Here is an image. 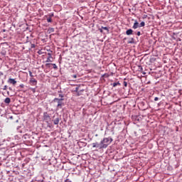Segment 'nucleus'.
Returning <instances> with one entry per match:
<instances>
[{
	"label": "nucleus",
	"instance_id": "f257e3e1",
	"mask_svg": "<svg viewBox=\"0 0 182 182\" xmlns=\"http://www.w3.org/2000/svg\"><path fill=\"white\" fill-rule=\"evenodd\" d=\"M112 141H113V138H112V136H109L103 138V139L101 141V143L104 149H107L109 144H112Z\"/></svg>",
	"mask_w": 182,
	"mask_h": 182
},
{
	"label": "nucleus",
	"instance_id": "f03ea898",
	"mask_svg": "<svg viewBox=\"0 0 182 182\" xmlns=\"http://www.w3.org/2000/svg\"><path fill=\"white\" fill-rule=\"evenodd\" d=\"M63 100L65 99L55 97L53 100L52 103H57V109H62V107L64 106Z\"/></svg>",
	"mask_w": 182,
	"mask_h": 182
},
{
	"label": "nucleus",
	"instance_id": "7ed1b4c3",
	"mask_svg": "<svg viewBox=\"0 0 182 182\" xmlns=\"http://www.w3.org/2000/svg\"><path fill=\"white\" fill-rule=\"evenodd\" d=\"M92 147L93 149H98L99 150H102L105 149L103 146V144H102V141H100V143L99 142L92 143Z\"/></svg>",
	"mask_w": 182,
	"mask_h": 182
},
{
	"label": "nucleus",
	"instance_id": "20e7f679",
	"mask_svg": "<svg viewBox=\"0 0 182 182\" xmlns=\"http://www.w3.org/2000/svg\"><path fill=\"white\" fill-rule=\"evenodd\" d=\"M43 120H44L46 123H49V122H50V116L48 112H43Z\"/></svg>",
	"mask_w": 182,
	"mask_h": 182
},
{
	"label": "nucleus",
	"instance_id": "39448f33",
	"mask_svg": "<svg viewBox=\"0 0 182 182\" xmlns=\"http://www.w3.org/2000/svg\"><path fill=\"white\" fill-rule=\"evenodd\" d=\"M52 122L55 125L59 124V122H60V117L58 115H54Z\"/></svg>",
	"mask_w": 182,
	"mask_h": 182
},
{
	"label": "nucleus",
	"instance_id": "423d86ee",
	"mask_svg": "<svg viewBox=\"0 0 182 182\" xmlns=\"http://www.w3.org/2000/svg\"><path fill=\"white\" fill-rule=\"evenodd\" d=\"M139 27H140V26L139 25V21H137V20H135L132 28L133 29H137V28Z\"/></svg>",
	"mask_w": 182,
	"mask_h": 182
},
{
	"label": "nucleus",
	"instance_id": "0eeeda50",
	"mask_svg": "<svg viewBox=\"0 0 182 182\" xmlns=\"http://www.w3.org/2000/svg\"><path fill=\"white\" fill-rule=\"evenodd\" d=\"M8 83H10L11 85H16V80L14 78H9L8 80Z\"/></svg>",
	"mask_w": 182,
	"mask_h": 182
},
{
	"label": "nucleus",
	"instance_id": "6e6552de",
	"mask_svg": "<svg viewBox=\"0 0 182 182\" xmlns=\"http://www.w3.org/2000/svg\"><path fill=\"white\" fill-rule=\"evenodd\" d=\"M80 87V85H77V86L75 87V90H74V92H75V93H77V95L78 96H80V95H82V93H80V92H79Z\"/></svg>",
	"mask_w": 182,
	"mask_h": 182
},
{
	"label": "nucleus",
	"instance_id": "1a4fd4ad",
	"mask_svg": "<svg viewBox=\"0 0 182 182\" xmlns=\"http://www.w3.org/2000/svg\"><path fill=\"white\" fill-rule=\"evenodd\" d=\"M48 58H47V60H46V63H49V62H52V60H50V59H52V54H50V53H48Z\"/></svg>",
	"mask_w": 182,
	"mask_h": 182
},
{
	"label": "nucleus",
	"instance_id": "9d476101",
	"mask_svg": "<svg viewBox=\"0 0 182 182\" xmlns=\"http://www.w3.org/2000/svg\"><path fill=\"white\" fill-rule=\"evenodd\" d=\"M126 35H128V36L133 35V31L132 30V28H129L126 31Z\"/></svg>",
	"mask_w": 182,
	"mask_h": 182
},
{
	"label": "nucleus",
	"instance_id": "9b49d317",
	"mask_svg": "<svg viewBox=\"0 0 182 182\" xmlns=\"http://www.w3.org/2000/svg\"><path fill=\"white\" fill-rule=\"evenodd\" d=\"M120 82H117L111 84V86H113V87H116V86H120Z\"/></svg>",
	"mask_w": 182,
	"mask_h": 182
},
{
	"label": "nucleus",
	"instance_id": "f8f14e48",
	"mask_svg": "<svg viewBox=\"0 0 182 182\" xmlns=\"http://www.w3.org/2000/svg\"><path fill=\"white\" fill-rule=\"evenodd\" d=\"M4 103H6V105H9V104L11 103V98L6 97V98L4 100Z\"/></svg>",
	"mask_w": 182,
	"mask_h": 182
},
{
	"label": "nucleus",
	"instance_id": "ddd939ff",
	"mask_svg": "<svg viewBox=\"0 0 182 182\" xmlns=\"http://www.w3.org/2000/svg\"><path fill=\"white\" fill-rule=\"evenodd\" d=\"M77 144H78V146H82L83 147H86V143L85 142L78 141Z\"/></svg>",
	"mask_w": 182,
	"mask_h": 182
},
{
	"label": "nucleus",
	"instance_id": "4468645a",
	"mask_svg": "<svg viewBox=\"0 0 182 182\" xmlns=\"http://www.w3.org/2000/svg\"><path fill=\"white\" fill-rule=\"evenodd\" d=\"M17 131H18V133H23V131L22 130V127L21 126L17 127Z\"/></svg>",
	"mask_w": 182,
	"mask_h": 182
},
{
	"label": "nucleus",
	"instance_id": "2eb2a0df",
	"mask_svg": "<svg viewBox=\"0 0 182 182\" xmlns=\"http://www.w3.org/2000/svg\"><path fill=\"white\" fill-rule=\"evenodd\" d=\"M30 82H31V83H38V81H36V79H35V78H31V79L30 80Z\"/></svg>",
	"mask_w": 182,
	"mask_h": 182
},
{
	"label": "nucleus",
	"instance_id": "dca6fc26",
	"mask_svg": "<svg viewBox=\"0 0 182 182\" xmlns=\"http://www.w3.org/2000/svg\"><path fill=\"white\" fill-rule=\"evenodd\" d=\"M145 25H146V23H144V21H141L140 23L139 28H141V27L144 26Z\"/></svg>",
	"mask_w": 182,
	"mask_h": 182
},
{
	"label": "nucleus",
	"instance_id": "f3484780",
	"mask_svg": "<svg viewBox=\"0 0 182 182\" xmlns=\"http://www.w3.org/2000/svg\"><path fill=\"white\" fill-rule=\"evenodd\" d=\"M51 65L53 66V69H55V70H57V69H58V65H56V64H55V63H51Z\"/></svg>",
	"mask_w": 182,
	"mask_h": 182
},
{
	"label": "nucleus",
	"instance_id": "a211bd4d",
	"mask_svg": "<svg viewBox=\"0 0 182 182\" xmlns=\"http://www.w3.org/2000/svg\"><path fill=\"white\" fill-rule=\"evenodd\" d=\"M101 28H102V29H104L105 31H107V32H109V28L104 27V26H102Z\"/></svg>",
	"mask_w": 182,
	"mask_h": 182
},
{
	"label": "nucleus",
	"instance_id": "6ab92c4d",
	"mask_svg": "<svg viewBox=\"0 0 182 182\" xmlns=\"http://www.w3.org/2000/svg\"><path fill=\"white\" fill-rule=\"evenodd\" d=\"M58 96H59L60 99H64V97H65V95H63V94H59Z\"/></svg>",
	"mask_w": 182,
	"mask_h": 182
},
{
	"label": "nucleus",
	"instance_id": "aec40b11",
	"mask_svg": "<svg viewBox=\"0 0 182 182\" xmlns=\"http://www.w3.org/2000/svg\"><path fill=\"white\" fill-rule=\"evenodd\" d=\"M31 43V49H33V48H36V46L35 44H32V43Z\"/></svg>",
	"mask_w": 182,
	"mask_h": 182
},
{
	"label": "nucleus",
	"instance_id": "412c9836",
	"mask_svg": "<svg viewBox=\"0 0 182 182\" xmlns=\"http://www.w3.org/2000/svg\"><path fill=\"white\" fill-rule=\"evenodd\" d=\"M52 65V63H46V68H50V65Z\"/></svg>",
	"mask_w": 182,
	"mask_h": 182
},
{
	"label": "nucleus",
	"instance_id": "4be33fe9",
	"mask_svg": "<svg viewBox=\"0 0 182 182\" xmlns=\"http://www.w3.org/2000/svg\"><path fill=\"white\" fill-rule=\"evenodd\" d=\"M47 22L50 23L52 22V18L50 17L47 18Z\"/></svg>",
	"mask_w": 182,
	"mask_h": 182
},
{
	"label": "nucleus",
	"instance_id": "5701e85b",
	"mask_svg": "<svg viewBox=\"0 0 182 182\" xmlns=\"http://www.w3.org/2000/svg\"><path fill=\"white\" fill-rule=\"evenodd\" d=\"M28 73H29V76L31 77H33V75L32 74V71H28Z\"/></svg>",
	"mask_w": 182,
	"mask_h": 182
},
{
	"label": "nucleus",
	"instance_id": "b1692460",
	"mask_svg": "<svg viewBox=\"0 0 182 182\" xmlns=\"http://www.w3.org/2000/svg\"><path fill=\"white\" fill-rule=\"evenodd\" d=\"M139 72H143V67H141V65H139Z\"/></svg>",
	"mask_w": 182,
	"mask_h": 182
},
{
	"label": "nucleus",
	"instance_id": "393cba45",
	"mask_svg": "<svg viewBox=\"0 0 182 182\" xmlns=\"http://www.w3.org/2000/svg\"><path fill=\"white\" fill-rule=\"evenodd\" d=\"M19 87H21V89H23L25 87V85L23 84H21L19 85Z\"/></svg>",
	"mask_w": 182,
	"mask_h": 182
},
{
	"label": "nucleus",
	"instance_id": "a878e982",
	"mask_svg": "<svg viewBox=\"0 0 182 182\" xmlns=\"http://www.w3.org/2000/svg\"><path fill=\"white\" fill-rule=\"evenodd\" d=\"M124 86L125 87H127V82H126V81H124Z\"/></svg>",
	"mask_w": 182,
	"mask_h": 182
},
{
	"label": "nucleus",
	"instance_id": "bb28decb",
	"mask_svg": "<svg viewBox=\"0 0 182 182\" xmlns=\"http://www.w3.org/2000/svg\"><path fill=\"white\" fill-rule=\"evenodd\" d=\"M49 30L50 32H55V28H50Z\"/></svg>",
	"mask_w": 182,
	"mask_h": 182
},
{
	"label": "nucleus",
	"instance_id": "cd10ccee",
	"mask_svg": "<svg viewBox=\"0 0 182 182\" xmlns=\"http://www.w3.org/2000/svg\"><path fill=\"white\" fill-rule=\"evenodd\" d=\"M64 182H72V181H70V179L67 178V179H65V180L64 181Z\"/></svg>",
	"mask_w": 182,
	"mask_h": 182
},
{
	"label": "nucleus",
	"instance_id": "c85d7f7f",
	"mask_svg": "<svg viewBox=\"0 0 182 182\" xmlns=\"http://www.w3.org/2000/svg\"><path fill=\"white\" fill-rule=\"evenodd\" d=\"M136 35L137 36H140V35H141V33L140 31H137Z\"/></svg>",
	"mask_w": 182,
	"mask_h": 182
},
{
	"label": "nucleus",
	"instance_id": "c756f323",
	"mask_svg": "<svg viewBox=\"0 0 182 182\" xmlns=\"http://www.w3.org/2000/svg\"><path fill=\"white\" fill-rule=\"evenodd\" d=\"M6 89H8V86L7 85H4L3 90H6Z\"/></svg>",
	"mask_w": 182,
	"mask_h": 182
},
{
	"label": "nucleus",
	"instance_id": "7c9ffc66",
	"mask_svg": "<svg viewBox=\"0 0 182 182\" xmlns=\"http://www.w3.org/2000/svg\"><path fill=\"white\" fill-rule=\"evenodd\" d=\"M99 31H100V32L101 33H103V28H102V27H101V28H99Z\"/></svg>",
	"mask_w": 182,
	"mask_h": 182
},
{
	"label": "nucleus",
	"instance_id": "2f4dec72",
	"mask_svg": "<svg viewBox=\"0 0 182 182\" xmlns=\"http://www.w3.org/2000/svg\"><path fill=\"white\" fill-rule=\"evenodd\" d=\"M79 92H80V93H81V94H82V92H85V90H83V89L80 90H79Z\"/></svg>",
	"mask_w": 182,
	"mask_h": 182
},
{
	"label": "nucleus",
	"instance_id": "473e14b6",
	"mask_svg": "<svg viewBox=\"0 0 182 182\" xmlns=\"http://www.w3.org/2000/svg\"><path fill=\"white\" fill-rule=\"evenodd\" d=\"M73 77L74 79H76V77H77V75H73Z\"/></svg>",
	"mask_w": 182,
	"mask_h": 182
},
{
	"label": "nucleus",
	"instance_id": "72a5a7b5",
	"mask_svg": "<svg viewBox=\"0 0 182 182\" xmlns=\"http://www.w3.org/2000/svg\"><path fill=\"white\" fill-rule=\"evenodd\" d=\"M157 100H159V97H156L154 98V101H155V102H157Z\"/></svg>",
	"mask_w": 182,
	"mask_h": 182
},
{
	"label": "nucleus",
	"instance_id": "f704fd0d",
	"mask_svg": "<svg viewBox=\"0 0 182 182\" xmlns=\"http://www.w3.org/2000/svg\"><path fill=\"white\" fill-rule=\"evenodd\" d=\"M0 76H4V73H2L1 71H0Z\"/></svg>",
	"mask_w": 182,
	"mask_h": 182
},
{
	"label": "nucleus",
	"instance_id": "c9c22d12",
	"mask_svg": "<svg viewBox=\"0 0 182 182\" xmlns=\"http://www.w3.org/2000/svg\"><path fill=\"white\" fill-rule=\"evenodd\" d=\"M176 132H178V127H176Z\"/></svg>",
	"mask_w": 182,
	"mask_h": 182
},
{
	"label": "nucleus",
	"instance_id": "e433bc0d",
	"mask_svg": "<svg viewBox=\"0 0 182 182\" xmlns=\"http://www.w3.org/2000/svg\"><path fill=\"white\" fill-rule=\"evenodd\" d=\"M128 43H133L134 42H133V41H129Z\"/></svg>",
	"mask_w": 182,
	"mask_h": 182
},
{
	"label": "nucleus",
	"instance_id": "4c0bfd02",
	"mask_svg": "<svg viewBox=\"0 0 182 182\" xmlns=\"http://www.w3.org/2000/svg\"><path fill=\"white\" fill-rule=\"evenodd\" d=\"M33 92H35V88H32Z\"/></svg>",
	"mask_w": 182,
	"mask_h": 182
},
{
	"label": "nucleus",
	"instance_id": "58836bf2",
	"mask_svg": "<svg viewBox=\"0 0 182 182\" xmlns=\"http://www.w3.org/2000/svg\"><path fill=\"white\" fill-rule=\"evenodd\" d=\"M9 90H12V88H11V87H9Z\"/></svg>",
	"mask_w": 182,
	"mask_h": 182
},
{
	"label": "nucleus",
	"instance_id": "ea45409f",
	"mask_svg": "<svg viewBox=\"0 0 182 182\" xmlns=\"http://www.w3.org/2000/svg\"><path fill=\"white\" fill-rule=\"evenodd\" d=\"M58 93H62V91L60 90V91H58Z\"/></svg>",
	"mask_w": 182,
	"mask_h": 182
},
{
	"label": "nucleus",
	"instance_id": "a19ab883",
	"mask_svg": "<svg viewBox=\"0 0 182 182\" xmlns=\"http://www.w3.org/2000/svg\"><path fill=\"white\" fill-rule=\"evenodd\" d=\"M50 16H53V14H51Z\"/></svg>",
	"mask_w": 182,
	"mask_h": 182
},
{
	"label": "nucleus",
	"instance_id": "79ce46f5",
	"mask_svg": "<svg viewBox=\"0 0 182 182\" xmlns=\"http://www.w3.org/2000/svg\"><path fill=\"white\" fill-rule=\"evenodd\" d=\"M3 32H5V30H3Z\"/></svg>",
	"mask_w": 182,
	"mask_h": 182
}]
</instances>
